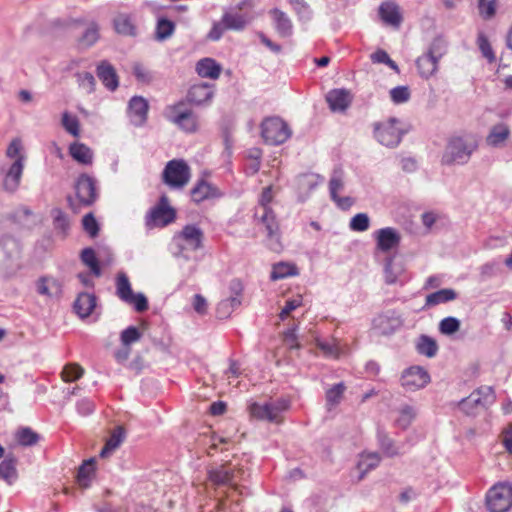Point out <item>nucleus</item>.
Returning a JSON list of instances; mask_svg holds the SVG:
<instances>
[{"mask_svg":"<svg viewBox=\"0 0 512 512\" xmlns=\"http://www.w3.org/2000/svg\"><path fill=\"white\" fill-rule=\"evenodd\" d=\"M447 52V44L443 37L437 36L430 43L425 53L434 56V58L440 60Z\"/></svg>","mask_w":512,"mask_h":512,"instance_id":"48","label":"nucleus"},{"mask_svg":"<svg viewBox=\"0 0 512 512\" xmlns=\"http://www.w3.org/2000/svg\"><path fill=\"white\" fill-rule=\"evenodd\" d=\"M84 374V369L77 363H69L64 366L61 376L64 382H75Z\"/></svg>","mask_w":512,"mask_h":512,"instance_id":"43","label":"nucleus"},{"mask_svg":"<svg viewBox=\"0 0 512 512\" xmlns=\"http://www.w3.org/2000/svg\"><path fill=\"white\" fill-rule=\"evenodd\" d=\"M291 407V401L288 397H279L274 401L264 404L253 403L250 406V412L253 417L259 420H266L271 423H279V415Z\"/></svg>","mask_w":512,"mask_h":512,"instance_id":"7","label":"nucleus"},{"mask_svg":"<svg viewBox=\"0 0 512 512\" xmlns=\"http://www.w3.org/2000/svg\"><path fill=\"white\" fill-rule=\"evenodd\" d=\"M477 45L483 57H485L489 63H493L496 61V56L491 47V44L487 36L483 32L478 33Z\"/></svg>","mask_w":512,"mask_h":512,"instance_id":"46","label":"nucleus"},{"mask_svg":"<svg viewBox=\"0 0 512 512\" xmlns=\"http://www.w3.org/2000/svg\"><path fill=\"white\" fill-rule=\"evenodd\" d=\"M255 217L260 219V222L265 226L268 237H273L279 232V223L276 218V214L273 209H267L262 211L261 215H259V211L256 210Z\"/></svg>","mask_w":512,"mask_h":512,"instance_id":"34","label":"nucleus"},{"mask_svg":"<svg viewBox=\"0 0 512 512\" xmlns=\"http://www.w3.org/2000/svg\"><path fill=\"white\" fill-rule=\"evenodd\" d=\"M174 240L178 241L180 253L184 250V246L180 241L185 242L186 246L190 250L196 251L203 247L204 233L199 226L195 224H187L174 236Z\"/></svg>","mask_w":512,"mask_h":512,"instance_id":"13","label":"nucleus"},{"mask_svg":"<svg viewBox=\"0 0 512 512\" xmlns=\"http://www.w3.org/2000/svg\"><path fill=\"white\" fill-rule=\"evenodd\" d=\"M298 274L299 271L295 264L279 262L273 265L270 278L271 280H279L289 276H296Z\"/></svg>","mask_w":512,"mask_h":512,"instance_id":"38","label":"nucleus"},{"mask_svg":"<svg viewBox=\"0 0 512 512\" xmlns=\"http://www.w3.org/2000/svg\"><path fill=\"white\" fill-rule=\"evenodd\" d=\"M221 70V65L213 58L200 59L196 64V72L202 78L218 79Z\"/></svg>","mask_w":512,"mask_h":512,"instance_id":"26","label":"nucleus"},{"mask_svg":"<svg viewBox=\"0 0 512 512\" xmlns=\"http://www.w3.org/2000/svg\"><path fill=\"white\" fill-rule=\"evenodd\" d=\"M478 149V142L473 135L452 136L449 138L441 157L445 166L464 165Z\"/></svg>","mask_w":512,"mask_h":512,"instance_id":"1","label":"nucleus"},{"mask_svg":"<svg viewBox=\"0 0 512 512\" xmlns=\"http://www.w3.org/2000/svg\"><path fill=\"white\" fill-rule=\"evenodd\" d=\"M74 189L79 203L84 207H91L99 198L97 181L87 173H81L76 178Z\"/></svg>","mask_w":512,"mask_h":512,"instance_id":"10","label":"nucleus"},{"mask_svg":"<svg viewBox=\"0 0 512 512\" xmlns=\"http://www.w3.org/2000/svg\"><path fill=\"white\" fill-rule=\"evenodd\" d=\"M163 115L185 133H195L199 129L198 115L183 101L168 105Z\"/></svg>","mask_w":512,"mask_h":512,"instance_id":"2","label":"nucleus"},{"mask_svg":"<svg viewBox=\"0 0 512 512\" xmlns=\"http://www.w3.org/2000/svg\"><path fill=\"white\" fill-rule=\"evenodd\" d=\"M372 323L381 335L389 336L402 327L403 318L395 309H390L378 314Z\"/></svg>","mask_w":512,"mask_h":512,"instance_id":"12","label":"nucleus"},{"mask_svg":"<svg viewBox=\"0 0 512 512\" xmlns=\"http://www.w3.org/2000/svg\"><path fill=\"white\" fill-rule=\"evenodd\" d=\"M384 277L385 283L388 285L396 283L404 285L409 280L403 261L396 260L395 256L387 257L384 266Z\"/></svg>","mask_w":512,"mask_h":512,"instance_id":"15","label":"nucleus"},{"mask_svg":"<svg viewBox=\"0 0 512 512\" xmlns=\"http://www.w3.org/2000/svg\"><path fill=\"white\" fill-rule=\"evenodd\" d=\"M126 303L133 305L138 313L145 312L149 308L148 299L143 293H134Z\"/></svg>","mask_w":512,"mask_h":512,"instance_id":"63","label":"nucleus"},{"mask_svg":"<svg viewBox=\"0 0 512 512\" xmlns=\"http://www.w3.org/2000/svg\"><path fill=\"white\" fill-rule=\"evenodd\" d=\"M96 74L102 84L109 90L115 91L119 87V77L113 65L102 60L96 67Z\"/></svg>","mask_w":512,"mask_h":512,"instance_id":"22","label":"nucleus"},{"mask_svg":"<svg viewBox=\"0 0 512 512\" xmlns=\"http://www.w3.org/2000/svg\"><path fill=\"white\" fill-rule=\"evenodd\" d=\"M97 305V297L93 293L81 292L73 303L74 312L82 319L89 317Z\"/></svg>","mask_w":512,"mask_h":512,"instance_id":"23","label":"nucleus"},{"mask_svg":"<svg viewBox=\"0 0 512 512\" xmlns=\"http://www.w3.org/2000/svg\"><path fill=\"white\" fill-rule=\"evenodd\" d=\"M148 110V101L142 96H133L128 102V115L135 126H141L147 121Z\"/></svg>","mask_w":512,"mask_h":512,"instance_id":"19","label":"nucleus"},{"mask_svg":"<svg viewBox=\"0 0 512 512\" xmlns=\"http://www.w3.org/2000/svg\"><path fill=\"white\" fill-rule=\"evenodd\" d=\"M460 326L461 322L458 318L448 316L440 321L439 331L443 335H452L460 329Z\"/></svg>","mask_w":512,"mask_h":512,"instance_id":"51","label":"nucleus"},{"mask_svg":"<svg viewBox=\"0 0 512 512\" xmlns=\"http://www.w3.org/2000/svg\"><path fill=\"white\" fill-rule=\"evenodd\" d=\"M481 397H476V393H471L468 397L461 399L458 402V407L466 415H474L475 410L481 403Z\"/></svg>","mask_w":512,"mask_h":512,"instance_id":"45","label":"nucleus"},{"mask_svg":"<svg viewBox=\"0 0 512 512\" xmlns=\"http://www.w3.org/2000/svg\"><path fill=\"white\" fill-rule=\"evenodd\" d=\"M234 472L225 469L224 466L208 470V479L217 486L229 485L233 481Z\"/></svg>","mask_w":512,"mask_h":512,"instance_id":"37","label":"nucleus"},{"mask_svg":"<svg viewBox=\"0 0 512 512\" xmlns=\"http://www.w3.org/2000/svg\"><path fill=\"white\" fill-rule=\"evenodd\" d=\"M274 22V28L279 36L283 38L290 37L293 33V24L288 15L278 8L269 11Z\"/></svg>","mask_w":512,"mask_h":512,"instance_id":"24","label":"nucleus"},{"mask_svg":"<svg viewBox=\"0 0 512 512\" xmlns=\"http://www.w3.org/2000/svg\"><path fill=\"white\" fill-rule=\"evenodd\" d=\"M191 177V170L183 159H173L166 163L162 171V181L172 189H182Z\"/></svg>","mask_w":512,"mask_h":512,"instance_id":"5","label":"nucleus"},{"mask_svg":"<svg viewBox=\"0 0 512 512\" xmlns=\"http://www.w3.org/2000/svg\"><path fill=\"white\" fill-rule=\"evenodd\" d=\"M511 131L505 123H498L491 127L486 137L487 145L498 148L510 137Z\"/></svg>","mask_w":512,"mask_h":512,"instance_id":"27","label":"nucleus"},{"mask_svg":"<svg viewBox=\"0 0 512 512\" xmlns=\"http://www.w3.org/2000/svg\"><path fill=\"white\" fill-rule=\"evenodd\" d=\"M132 72L138 82L149 84L153 80V74L140 63L133 65Z\"/></svg>","mask_w":512,"mask_h":512,"instance_id":"62","label":"nucleus"},{"mask_svg":"<svg viewBox=\"0 0 512 512\" xmlns=\"http://www.w3.org/2000/svg\"><path fill=\"white\" fill-rule=\"evenodd\" d=\"M260 129L261 136L268 145H281L292 135L288 123L279 116L265 117L260 124Z\"/></svg>","mask_w":512,"mask_h":512,"instance_id":"3","label":"nucleus"},{"mask_svg":"<svg viewBox=\"0 0 512 512\" xmlns=\"http://www.w3.org/2000/svg\"><path fill=\"white\" fill-rule=\"evenodd\" d=\"M415 416L414 408L410 405H404L399 411V417L396 419V425L401 429H407L411 425Z\"/></svg>","mask_w":512,"mask_h":512,"instance_id":"50","label":"nucleus"},{"mask_svg":"<svg viewBox=\"0 0 512 512\" xmlns=\"http://www.w3.org/2000/svg\"><path fill=\"white\" fill-rule=\"evenodd\" d=\"M344 182L342 179V170H334L329 180V193L330 198L333 199L338 196V192L343 190Z\"/></svg>","mask_w":512,"mask_h":512,"instance_id":"58","label":"nucleus"},{"mask_svg":"<svg viewBox=\"0 0 512 512\" xmlns=\"http://www.w3.org/2000/svg\"><path fill=\"white\" fill-rule=\"evenodd\" d=\"M99 39V29L96 23H92L79 38L78 42L84 48L93 46Z\"/></svg>","mask_w":512,"mask_h":512,"instance_id":"44","label":"nucleus"},{"mask_svg":"<svg viewBox=\"0 0 512 512\" xmlns=\"http://www.w3.org/2000/svg\"><path fill=\"white\" fill-rule=\"evenodd\" d=\"M349 227L355 232H364L370 227V218L366 213H357L349 223Z\"/></svg>","mask_w":512,"mask_h":512,"instance_id":"53","label":"nucleus"},{"mask_svg":"<svg viewBox=\"0 0 512 512\" xmlns=\"http://www.w3.org/2000/svg\"><path fill=\"white\" fill-rule=\"evenodd\" d=\"M399 124L400 120L395 117H390L384 122L374 123V137L383 146L389 148L397 147L407 132L400 128Z\"/></svg>","mask_w":512,"mask_h":512,"instance_id":"4","label":"nucleus"},{"mask_svg":"<svg viewBox=\"0 0 512 512\" xmlns=\"http://www.w3.org/2000/svg\"><path fill=\"white\" fill-rule=\"evenodd\" d=\"M379 15L383 22L396 27L403 19L398 5L393 2H383L379 7Z\"/></svg>","mask_w":512,"mask_h":512,"instance_id":"28","label":"nucleus"},{"mask_svg":"<svg viewBox=\"0 0 512 512\" xmlns=\"http://www.w3.org/2000/svg\"><path fill=\"white\" fill-rule=\"evenodd\" d=\"M69 154L79 164L91 165L93 162V151L84 143L74 142L70 144Z\"/></svg>","mask_w":512,"mask_h":512,"instance_id":"30","label":"nucleus"},{"mask_svg":"<svg viewBox=\"0 0 512 512\" xmlns=\"http://www.w3.org/2000/svg\"><path fill=\"white\" fill-rule=\"evenodd\" d=\"M80 86L86 89L87 93H93L96 89V80L92 73L81 72L76 74Z\"/></svg>","mask_w":512,"mask_h":512,"instance_id":"60","label":"nucleus"},{"mask_svg":"<svg viewBox=\"0 0 512 512\" xmlns=\"http://www.w3.org/2000/svg\"><path fill=\"white\" fill-rule=\"evenodd\" d=\"M20 244L11 235L0 237V269H7L11 266L13 258L19 254Z\"/></svg>","mask_w":512,"mask_h":512,"instance_id":"18","label":"nucleus"},{"mask_svg":"<svg viewBox=\"0 0 512 512\" xmlns=\"http://www.w3.org/2000/svg\"><path fill=\"white\" fill-rule=\"evenodd\" d=\"M376 247L382 252H389L397 248L401 241L399 231L393 227L381 228L374 233Z\"/></svg>","mask_w":512,"mask_h":512,"instance_id":"17","label":"nucleus"},{"mask_svg":"<svg viewBox=\"0 0 512 512\" xmlns=\"http://www.w3.org/2000/svg\"><path fill=\"white\" fill-rule=\"evenodd\" d=\"M95 473V460L94 459H88L85 460L78 468L77 472V483L78 485L83 488L87 489L91 485L92 477Z\"/></svg>","mask_w":512,"mask_h":512,"instance_id":"32","label":"nucleus"},{"mask_svg":"<svg viewBox=\"0 0 512 512\" xmlns=\"http://www.w3.org/2000/svg\"><path fill=\"white\" fill-rule=\"evenodd\" d=\"M415 349L419 355L433 358L436 356L439 346L434 338L422 334L417 338Z\"/></svg>","mask_w":512,"mask_h":512,"instance_id":"31","label":"nucleus"},{"mask_svg":"<svg viewBox=\"0 0 512 512\" xmlns=\"http://www.w3.org/2000/svg\"><path fill=\"white\" fill-rule=\"evenodd\" d=\"M190 195L192 201L199 204L205 200L221 198L224 194L217 186L201 178L191 189Z\"/></svg>","mask_w":512,"mask_h":512,"instance_id":"16","label":"nucleus"},{"mask_svg":"<svg viewBox=\"0 0 512 512\" xmlns=\"http://www.w3.org/2000/svg\"><path fill=\"white\" fill-rule=\"evenodd\" d=\"M82 226L84 231L91 237L95 238L98 236L100 226L92 212L87 213L82 218Z\"/></svg>","mask_w":512,"mask_h":512,"instance_id":"52","label":"nucleus"},{"mask_svg":"<svg viewBox=\"0 0 512 512\" xmlns=\"http://www.w3.org/2000/svg\"><path fill=\"white\" fill-rule=\"evenodd\" d=\"M294 11L301 21H309L312 18V10L304 0H289Z\"/></svg>","mask_w":512,"mask_h":512,"instance_id":"55","label":"nucleus"},{"mask_svg":"<svg viewBox=\"0 0 512 512\" xmlns=\"http://www.w3.org/2000/svg\"><path fill=\"white\" fill-rule=\"evenodd\" d=\"M80 259L84 265L89 267L91 273L100 277L102 274L101 265L97 258L96 252L92 247L84 248L80 253Z\"/></svg>","mask_w":512,"mask_h":512,"instance_id":"36","label":"nucleus"},{"mask_svg":"<svg viewBox=\"0 0 512 512\" xmlns=\"http://www.w3.org/2000/svg\"><path fill=\"white\" fill-rule=\"evenodd\" d=\"M213 87V85L204 82L194 84L188 89L186 97L180 101L185 102L186 105H208L214 96Z\"/></svg>","mask_w":512,"mask_h":512,"instance_id":"14","label":"nucleus"},{"mask_svg":"<svg viewBox=\"0 0 512 512\" xmlns=\"http://www.w3.org/2000/svg\"><path fill=\"white\" fill-rule=\"evenodd\" d=\"M51 214L53 216L54 228L66 235L70 228L67 215L60 208L52 209Z\"/></svg>","mask_w":512,"mask_h":512,"instance_id":"49","label":"nucleus"},{"mask_svg":"<svg viewBox=\"0 0 512 512\" xmlns=\"http://www.w3.org/2000/svg\"><path fill=\"white\" fill-rule=\"evenodd\" d=\"M114 26H115L116 31L119 34H123V35H133L134 34L135 28L132 25L129 18L122 17V18L116 19L114 21Z\"/></svg>","mask_w":512,"mask_h":512,"instance_id":"64","label":"nucleus"},{"mask_svg":"<svg viewBox=\"0 0 512 512\" xmlns=\"http://www.w3.org/2000/svg\"><path fill=\"white\" fill-rule=\"evenodd\" d=\"M116 294L126 303L134 294L129 278L124 272H119L116 278Z\"/></svg>","mask_w":512,"mask_h":512,"instance_id":"39","label":"nucleus"},{"mask_svg":"<svg viewBox=\"0 0 512 512\" xmlns=\"http://www.w3.org/2000/svg\"><path fill=\"white\" fill-rule=\"evenodd\" d=\"M247 24L248 19L245 15L225 12L220 21L213 23L207 38L212 41H218L226 30L242 31L246 28Z\"/></svg>","mask_w":512,"mask_h":512,"instance_id":"9","label":"nucleus"},{"mask_svg":"<svg viewBox=\"0 0 512 512\" xmlns=\"http://www.w3.org/2000/svg\"><path fill=\"white\" fill-rule=\"evenodd\" d=\"M439 60L427 53L416 59V67L419 75L424 79H429L438 70Z\"/></svg>","mask_w":512,"mask_h":512,"instance_id":"29","label":"nucleus"},{"mask_svg":"<svg viewBox=\"0 0 512 512\" xmlns=\"http://www.w3.org/2000/svg\"><path fill=\"white\" fill-rule=\"evenodd\" d=\"M390 97L393 103L401 104L407 102L410 97V90L408 86H397L390 90Z\"/></svg>","mask_w":512,"mask_h":512,"instance_id":"59","label":"nucleus"},{"mask_svg":"<svg viewBox=\"0 0 512 512\" xmlns=\"http://www.w3.org/2000/svg\"><path fill=\"white\" fill-rule=\"evenodd\" d=\"M472 393H476V397L482 398L480 403V406L482 407L491 405L496 399L495 391L492 386H481L474 390Z\"/></svg>","mask_w":512,"mask_h":512,"instance_id":"57","label":"nucleus"},{"mask_svg":"<svg viewBox=\"0 0 512 512\" xmlns=\"http://www.w3.org/2000/svg\"><path fill=\"white\" fill-rule=\"evenodd\" d=\"M18 460L13 453H7L5 458L0 462V479L8 484H12L18 478L17 472Z\"/></svg>","mask_w":512,"mask_h":512,"instance_id":"25","label":"nucleus"},{"mask_svg":"<svg viewBox=\"0 0 512 512\" xmlns=\"http://www.w3.org/2000/svg\"><path fill=\"white\" fill-rule=\"evenodd\" d=\"M346 387L343 382L333 385L326 391V402L330 407L336 406L340 403Z\"/></svg>","mask_w":512,"mask_h":512,"instance_id":"47","label":"nucleus"},{"mask_svg":"<svg viewBox=\"0 0 512 512\" xmlns=\"http://www.w3.org/2000/svg\"><path fill=\"white\" fill-rule=\"evenodd\" d=\"M486 507L490 512H508L512 509V484L498 482L486 493Z\"/></svg>","mask_w":512,"mask_h":512,"instance_id":"6","label":"nucleus"},{"mask_svg":"<svg viewBox=\"0 0 512 512\" xmlns=\"http://www.w3.org/2000/svg\"><path fill=\"white\" fill-rule=\"evenodd\" d=\"M24 156H19L9 167L3 179V188L9 193H14L21 181L24 169Z\"/></svg>","mask_w":512,"mask_h":512,"instance_id":"20","label":"nucleus"},{"mask_svg":"<svg viewBox=\"0 0 512 512\" xmlns=\"http://www.w3.org/2000/svg\"><path fill=\"white\" fill-rule=\"evenodd\" d=\"M497 3L498 0H478L477 8L479 12V16L483 20L492 19L497 12Z\"/></svg>","mask_w":512,"mask_h":512,"instance_id":"42","label":"nucleus"},{"mask_svg":"<svg viewBox=\"0 0 512 512\" xmlns=\"http://www.w3.org/2000/svg\"><path fill=\"white\" fill-rule=\"evenodd\" d=\"M176 219V210L169 205L168 197L163 194L154 207H152L145 217V225L148 228L166 227Z\"/></svg>","mask_w":512,"mask_h":512,"instance_id":"8","label":"nucleus"},{"mask_svg":"<svg viewBox=\"0 0 512 512\" xmlns=\"http://www.w3.org/2000/svg\"><path fill=\"white\" fill-rule=\"evenodd\" d=\"M353 97L345 88L332 89L326 95V101L333 112H343L352 103Z\"/></svg>","mask_w":512,"mask_h":512,"instance_id":"21","label":"nucleus"},{"mask_svg":"<svg viewBox=\"0 0 512 512\" xmlns=\"http://www.w3.org/2000/svg\"><path fill=\"white\" fill-rule=\"evenodd\" d=\"M377 441L385 456L392 458L399 455V450L395 441L381 427L377 428Z\"/></svg>","mask_w":512,"mask_h":512,"instance_id":"33","label":"nucleus"},{"mask_svg":"<svg viewBox=\"0 0 512 512\" xmlns=\"http://www.w3.org/2000/svg\"><path fill=\"white\" fill-rule=\"evenodd\" d=\"M431 381L430 374L422 366L406 368L401 375V385L408 391H416L426 387Z\"/></svg>","mask_w":512,"mask_h":512,"instance_id":"11","label":"nucleus"},{"mask_svg":"<svg viewBox=\"0 0 512 512\" xmlns=\"http://www.w3.org/2000/svg\"><path fill=\"white\" fill-rule=\"evenodd\" d=\"M17 441L21 446L29 447L38 443L40 435L29 427L20 428L16 434Z\"/></svg>","mask_w":512,"mask_h":512,"instance_id":"41","label":"nucleus"},{"mask_svg":"<svg viewBox=\"0 0 512 512\" xmlns=\"http://www.w3.org/2000/svg\"><path fill=\"white\" fill-rule=\"evenodd\" d=\"M457 298V293L452 288H443L436 292H433L426 297L425 306L426 307L436 306L441 303H447L449 301L455 300Z\"/></svg>","mask_w":512,"mask_h":512,"instance_id":"35","label":"nucleus"},{"mask_svg":"<svg viewBox=\"0 0 512 512\" xmlns=\"http://www.w3.org/2000/svg\"><path fill=\"white\" fill-rule=\"evenodd\" d=\"M174 31H175V23L172 20H170L166 17L158 18L157 24H156V32H155L157 40L163 41V40L168 39L169 37L172 36Z\"/></svg>","mask_w":512,"mask_h":512,"instance_id":"40","label":"nucleus"},{"mask_svg":"<svg viewBox=\"0 0 512 512\" xmlns=\"http://www.w3.org/2000/svg\"><path fill=\"white\" fill-rule=\"evenodd\" d=\"M62 125L64 129L74 137H78L80 134V123L76 116L70 115L68 112H64L62 115Z\"/></svg>","mask_w":512,"mask_h":512,"instance_id":"54","label":"nucleus"},{"mask_svg":"<svg viewBox=\"0 0 512 512\" xmlns=\"http://www.w3.org/2000/svg\"><path fill=\"white\" fill-rule=\"evenodd\" d=\"M126 437V430L123 426H116L111 432L106 443L109 444L110 448H118Z\"/></svg>","mask_w":512,"mask_h":512,"instance_id":"61","label":"nucleus"},{"mask_svg":"<svg viewBox=\"0 0 512 512\" xmlns=\"http://www.w3.org/2000/svg\"><path fill=\"white\" fill-rule=\"evenodd\" d=\"M141 332L136 326H129L121 332L120 340L123 346H130L141 339Z\"/></svg>","mask_w":512,"mask_h":512,"instance_id":"56","label":"nucleus"}]
</instances>
